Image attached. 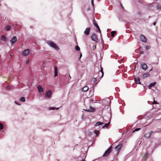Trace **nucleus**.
I'll return each instance as SVG.
<instances>
[{
  "instance_id": "f257e3e1",
  "label": "nucleus",
  "mask_w": 161,
  "mask_h": 161,
  "mask_svg": "<svg viewBox=\"0 0 161 161\" xmlns=\"http://www.w3.org/2000/svg\"><path fill=\"white\" fill-rule=\"evenodd\" d=\"M47 43L50 46L54 48L55 49H59L58 46L53 42L52 41H48L47 42Z\"/></svg>"
},
{
  "instance_id": "f03ea898",
  "label": "nucleus",
  "mask_w": 161,
  "mask_h": 161,
  "mask_svg": "<svg viewBox=\"0 0 161 161\" xmlns=\"http://www.w3.org/2000/svg\"><path fill=\"white\" fill-rule=\"evenodd\" d=\"M112 149V147L110 146L105 152V153L103 155V156L106 157L111 152Z\"/></svg>"
},
{
  "instance_id": "7ed1b4c3",
  "label": "nucleus",
  "mask_w": 161,
  "mask_h": 161,
  "mask_svg": "<svg viewBox=\"0 0 161 161\" xmlns=\"http://www.w3.org/2000/svg\"><path fill=\"white\" fill-rule=\"evenodd\" d=\"M30 51L29 49H25L22 52V55L23 56H26L29 53Z\"/></svg>"
},
{
  "instance_id": "20e7f679",
  "label": "nucleus",
  "mask_w": 161,
  "mask_h": 161,
  "mask_svg": "<svg viewBox=\"0 0 161 161\" xmlns=\"http://www.w3.org/2000/svg\"><path fill=\"white\" fill-rule=\"evenodd\" d=\"M92 39L96 42L97 41V38L96 34L95 33H93L91 36Z\"/></svg>"
},
{
  "instance_id": "39448f33",
  "label": "nucleus",
  "mask_w": 161,
  "mask_h": 161,
  "mask_svg": "<svg viewBox=\"0 0 161 161\" xmlns=\"http://www.w3.org/2000/svg\"><path fill=\"white\" fill-rule=\"evenodd\" d=\"M140 38L141 41L143 42H145L147 41V39L143 35H141Z\"/></svg>"
},
{
  "instance_id": "423d86ee",
  "label": "nucleus",
  "mask_w": 161,
  "mask_h": 161,
  "mask_svg": "<svg viewBox=\"0 0 161 161\" xmlns=\"http://www.w3.org/2000/svg\"><path fill=\"white\" fill-rule=\"evenodd\" d=\"M17 39L16 36H14L12 39H11L10 41L12 45L14 43L16 42L17 41Z\"/></svg>"
},
{
  "instance_id": "0eeeda50",
  "label": "nucleus",
  "mask_w": 161,
  "mask_h": 161,
  "mask_svg": "<svg viewBox=\"0 0 161 161\" xmlns=\"http://www.w3.org/2000/svg\"><path fill=\"white\" fill-rule=\"evenodd\" d=\"M91 28L90 27L87 28L84 32L85 34L86 35H89L90 33Z\"/></svg>"
},
{
  "instance_id": "6e6552de",
  "label": "nucleus",
  "mask_w": 161,
  "mask_h": 161,
  "mask_svg": "<svg viewBox=\"0 0 161 161\" xmlns=\"http://www.w3.org/2000/svg\"><path fill=\"white\" fill-rule=\"evenodd\" d=\"M52 94V92L51 90H48L47 91V92H46L45 97H47L48 98H50L51 97Z\"/></svg>"
},
{
  "instance_id": "1a4fd4ad",
  "label": "nucleus",
  "mask_w": 161,
  "mask_h": 161,
  "mask_svg": "<svg viewBox=\"0 0 161 161\" xmlns=\"http://www.w3.org/2000/svg\"><path fill=\"white\" fill-rule=\"evenodd\" d=\"M141 67L142 69L146 70L147 69V65L145 63H143L141 65Z\"/></svg>"
},
{
  "instance_id": "9d476101",
  "label": "nucleus",
  "mask_w": 161,
  "mask_h": 161,
  "mask_svg": "<svg viewBox=\"0 0 161 161\" xmlns=\"http://www.w3.org/2000/svg\"><path fill=\"white\" fill-rule=\"evenodd\" d=\"M85 110L87 112H93L95 111V109L94 108L90 106L89 109Z\"/></svg>"
},
{
  "instance_id": "9b49d317",
  "label": "nucleus",
  "mask_w": 161,
  "mask_h": 161,
  "mask_svg": "<svg viewBox=\"0 0 161 161\" xmlns=\"http://www.w3.org/2000/svg\"><path fill=\"white\" fill-rule=\"evenodd\" d=\"M153 132V131H151L150 132H148L144 135L145 137L148 138H149L151 136V133Z\"/></svg>"
},
{
  "instance_id": "f8f14e48",
  "label": "nucleus",
  "mask_w": 161,
  "mask_h": 161,
  "mask_svg": "<svg viewBox=\"0 0 161 161\" xmlns=\"http://www.w3.org/2000/svg\"><path fill=\"white\" fill-rule=\"evenodd\" d=\"M122 146V144L121 143L119 145H118L117 146H116L115 147V150L116 151H118L119 150L121 147Z\"/></svg>"
},
{
  "instance_id": "ddd939ff",
  "label": "nucleus",
  "mask_w": 161,
  "mask_h": 161,
  "mask_svg": "<svg viewBox=\"0 0 161 161\" xmlns=\"http://www.w3.org/2000/svg\"><path fill=\"white\" fill-rule=\"evenodd\" d=\"M135 81L136 83L138 84H141V83L140 81V78L138 77H136L135 78Z\"/></svg>"
},
{
  "instance_id": "4468645a",
  "label": "nucleus",
  "mask_w": 161,
  "mask_h": 161,
  "mask_svg": "<svg viewBox=\"0 0 161 161\" xmlns=\"http://www.w3.org/2000/svg\"><path fill=\"white\" fill-rule=\"evenodd\" d=\"M37 88L38 91L40 92H43V89L41 86L38 85L37 87Z\"/></svg>"
},
{
  "instance_id": "2eb2a0df",
  "label": "nucleus",
  "mask_w": 161,
  "mask_h": 161,
  "mask_svg": "<svg viewBox=\"0 0 161 161\" xmlns=\"http://www.w3.org/2000/svg\"><path fill=\"white\" fill-rule=\"evenodd\" d=\"M148 154L147 153H145L144 156L143 157V159L145 160L146 161L148 158Z\"/></svg>"
},
{
  "instance_id": "dca6fc26",
  "label": "nucleus",
  "mask_w": 161,
  "mask_h": 161,
  "mask_svg": "<svg viewBox=\"0 0 161 161\" xmlns=\"http://www.w3.org/2000/svg\"><path fill=\"white\" fill-rule=\"evenodd\" d=\"M101 67V69L100 70V71L102 73V76L100 77H99V78H98V79L99 80H100L103 77V74H104V73L103 72V69L102 67Z\"/></svg>"
},
{
  "instance_id": "f3484780",
  "label": "nucleus",
  "mask_w": 161,
  "mask_h": 161,
  "mask_svg": "<svg viewBox=\"0 0 161 161\" xmlns=\"http://www.w3.org/2000/svg\"><path fill=\"white\" fill-rule=\"evenodd\" d=\"M58 76L57 68L55 67L54 69V77H56Z\"/></svg>"
},
{
  "instance_id": "a211bd4d",
  "label": "nucleus",
  "mask_w": 161,
  "mask_h": 161,
  "mask_svg": "<svg viewBox=\"0 0 161 161\" xmlns=\"http://www.w3.org/2000/svg\"><path fill=\"white\" fill-rule=\"evenodd\" d=\"M156 84V82H153L150 84L148 87L149 89H150L152 87L154 86Z\"/></svg>"
},
{
  "instance_id": "6ab92c4d",
  "label": "nucleus",
  "mask_w": 161,
  "mask_h": 161,
  "mask_svg": "<svg viewBox=\"0 0 161 161\" xmlns=\"http://www.w3.org/2000/svg\"><path fill=\"white\" fill-rule=\"evenodd\" d=\"M89 89V88L88 86H86L85 87H83L82 89V91H84V92H86Z\"/></svg>"
},
{
  "instance_id": "aec40b11",
  "label": "nucleus",
  "mask_w": 161,
  "mask_h": 161,
  "mask_svg": "<svg viewBox=\"0 0 161 161\" xmlns=\"http://www.w3.org/2000/svg\"><path fill=\"white\" fill-rule=\"evenodd\" d=\"M149 74L148 73H146L143 75V78H146L149 76Z\"/></svg>"
},
{
  "instance_id": "412c9836",
  "label": "nucleus",
  "mask_w": 161,
  "mask_h": 161,
  "mask_svg": "<svg viewBox=\"0 0 161 161\" xmlns=\"http://www.w3.org/2000/svg\"><path fill=\"white\" fill-rule=\"evenodd\" d=\"M1 39L2 40L5 41H6V38L5 35H3L2 36Z\"/></svg>"
},
{
  "instance_id": "4be33fe9",
  "label": "nucleus",
  "mask_w": 161,
  "mask_h": 161,
  "mask_svg": "<svg viewBox=\"0 0 161 161\" xmlns=\"http://www.w3.org/2000/svg\"><path fill=\"white\" fill-rule=\"evenodd\" d=\"M116 33V32L114 31H112L111 32V34L112 36L114 37Z\"/></svg>"
},
{
  "instance_id": "5701e85b",
  "label": "nucleus",
  "mask_w": 161,
  "mask_h": 161,
  "mask_svg": "<svg viewBox=\"0 0 161 161\" xmlns=\"http://www.w3.org/2000/svg\"><path fill=\"white\" fill-rule=\"evenodd\" d=\"M103 123H102L100 122H98L96 123L95 125V126H98L100 125H103Z\"/></svg>"
},
{
  "instance_id": "b1692460",
  "label": "nucleus",
  "mask_w": 161,
  "mask_h": 161,
  "mask_svg": "<svg viewBox=\"0 0 161 161\" xmlns=\"http://www.w3.org/2000/svg\"><path fill=\"white\" fill-rule=\"evenodd\" d=\"M19 100L21 102H24L25 101V98L24 97H22L20 98Z\"/></svg>"
},
{
  "instance_id": "393cba45",
  "label": "nucleus",
  "mask_w": 161,
  "mask_h": 161,
  "mask_svg": "<svg viewBox=\"0 0 161 161\" xmlns=\"http://www.w3.org/2000/svg\"><path fill=\"white\" fill-rule=\"evenodd\" d=\"M59 108V107L58 108H56L54 107H52L49 108V110H55L56 109L57 110H58V109Z\"/></svg>"
},
{
  "instance_id": "a878e982",
  "label": "nucleus",
  "mask_w": 161,
  "mask_h": 161,
  "mask_svg": "<svg viewBox=\"0 0 161 161\" xmlns=\"http://www.w3.org/2000/svg\"><path fill=\"white\" fill-rule=\"evenodd\" d=\"M11 28V26L10 25H8L6 26V29L7 31H9Z\"/></svg>"
},
{
  "instance_id": "bb28decb",
  "label": "nucleus",
  "mask_w": 161,
  "mask_h": 161,
  "mask_svg": "<svg viewBox=\"0 0 161 161\" xmlns=\"http://www.w3.org/2000/svg\"><path fill=\"white\" fill-rule=\"evenodd\" d=\"M110 124V122H109L108 123H107V124H105L104 125V126L103 127V128H107L108 126V125H109Z\"/></svg>"
},
{
  "instance_id": "cd10ccee",
  "label": "nucleus",
  "mask_w": 161,
  "mask_h": 161,
  "mask_svg": "<svg viewBox=\"0 0 161 161\" xmlns=\"http://www.w3.org/2000/svg\"><path fill=\"white\" fill-rule=\"evenodd\" d=\"M75 49L77 51H79L80 50V47L78 46H75Z\"/></svg>"
},
{
  "instance_id": "c85d7f7f",
  "label": "nucleus",
  "mask_w": 161,
  "mask_h": 161,
  "mask_svg": "<svg viewBox=\"0 0 161 161\" xmlns=\"http://www.w3.org/2000/svg\"><path fill=\"white\" fill-rule=\"evenodd\" d=\"M93 23L94 25L95 26V27L97 26V25H98L96 22V21L95 20H93Z\"/></svg>"
},
{
  "instance_id": "c756f323",
  "label": "nucleus",
  "mask_w": 161,
  "mask_h": 161,
  "mask_svg": "<svg viewBox=\"0 0 161 161\" xmlns=\"http://www.w3.org/2000/svg\"><path fill=\"white\" fill-rule=\"evenodd\" d=\"M94 133L97 136H98L99 134V131L98 130H96L94 131Z\"/></svg>"
},
{
  "instance_id": "7c9ffc66",
  "label": "nucleus",
  "mask_w": 161,
  "mask_h": 161,
  "mask_svg": "<svg viewBox=\"0 0 161 161\" xmlns=\"http://www.w3.org/2000/svg\"><path fill=\"white\" fill-rule=\"evenodd\" d=\"M3 128V126L2 124L0 123V130H2Z\"/></svg>"
},
{
  "instance_id": "2f4dec72",
  "label": "nucleus",
  "mask_w": 161,
  "mask_h": 161,
  "mask_svg": "<svg viewBox=\"0 0 161 161\" xmlns=\"http://www.w3.org/2000/svg\"><path fill=\"white\" fill-rule=\"evenodd\" d=\"M146 49L148 50L150 48V46L149 45H147L146 47Z\"/></svg>"
},
{
  "instance_id": "473e14b6",
  "label": "nucleus",
  "mask_w": 161,
  "mask_h": 161,
  "mask_svg": "<svg viewBox=\"0 0 161 161\" xmlns=\"http://www.w3.org/2000/svg\"><path fill=\"white\" fill-rule=\"evenodd\" d=\"M157 8L158 9H161V5H158L157 6Z\"/></svg>"
},
{
  "instance_id": "72a5a7b5",
  "label": "nucleus",
  "mask_w": 161,
  "mask_h": 161,
  "mask_svg": "<svg viewBox=\"0 0 161 161\" xmlns=\"http://www.w3.org/2000/svg\"><path fill=\"white\" fill-rule=\"evenodd\" d=\"M158 103L157 102L155 101L154 98V101L153 103V104H158Z\"/></svg>"
},
{
  "instance_id": "f704fd0d",
  "label": "nucleus",
  "mask_w": 161,
  "mask_h": 161,
  "mask_svg": "<svg viewBox=\"0 0 161 161\" xmlns=\"http://www.w3.org/2000/svg\"><path fill=\"white\" fill-rule=\"evenodd\" d=\"M6 89L7 90H9L10 89V86H8L6 87Z\"/></svg>"
},
{
  "instance_id": "c9c22d12",
  "label": "nucleus",
  "mask_w": 161,
  "mask_h": 161,
  "mask_svg": "<svg viewBox=\"0 0 161 161\" xmlns=\"http://www.w3.org/2000/svg\"><path fill=\"white\" fill-rule=\"evenodd\" d=\"M140 129H141L140 128H136L133 131L134 132V131H137L138 130H140Z\"/></svg>"
},
{
  "instance_id": "e433bc0d",
  "label": "nucleus",
  "mask_w": 161,
  "mask_h": 161,
  "mask_svg": "<svg viewBox=\"0 0 161 161\" xmlns=\"http://www.w3.org/2000/svg\"><path fill=\"white\" fill-rule=\"evenodd\" d=\"M96 48V45L93 46V50H95Z\"/></svg>"
},
{
  "instance_id": "4c0bfd02",
  "label": "nucleus",
  "mask_w": 161,
  "mask_h": 161,
  "mask_svg": "<svg viewBox=\"0 0 161 161\" xmlns=\"http://www.w3.org/2000/svg\"><path fill=\"white\" fill-rule=\"evenodd\" d=\"M93 80L94 82H96L97 80V78H94Z\"/></svg>"
},
{
  "instance_id": "58836bf2",
  "label": "nucleus",
  "mask_w": 161,
  "mask_h": 161,
  "mask_svg": "<svg viewBox=\"0 0 161 161\" xmlns=\"http://www.w3.org/2000/svg\"><path fill=\"white\" fill-rule=\"evenodd\" d=\"M144 53V52L143 51H141L140 52V53L141 54H143Z\"/></svg>"
},
{
  "instance_id": "ea45409f",
  "label": "nucleus",
  "mask_w": 161,
  "mask_h": 161,
  "mask_svg": "<svg viewBox=\"0 0 161 161\" xmlns=\"http://www.w3.org/2000/svg\"><path fill=\"white\" fill-rule=\"evenodd\" d=\"M92 5L93 6H94V3H93V0H92Z\"/></svg>"
},
{
  "instance_id": "a19ab883",
  "label": "nucleus",
  "mask_w": 161,
  "mask_h": 161,
  "mask_svg": "<svg viewBox=\"0 0 161 161\" xmlns=\"http://www.w3.org/2000/svg\"><path fill=\"white\" fill-rule=\"evenodd\" d=\"M96 27L97 28V29L98 30V29H100V28H99V26H98V25H97V26H96Z\"/></svg>"
},
{
  "instance_id": "79ce46f5",
  "label": "nucleus",
  "mask_w": 161,
  "mask_h": 161,
  "mask_svg": "<svg viewBox=\"0 0 161 161\" xmlns=\"http://www.w3.org/2000/svg\"><path fill=\"white\" fill-rule=\"evenodd\" d=\"M14 103H15V104H17V105H19V104H18V103H17V102L16 101H14Z\"/></svg>"
},
{
  "instance_id": "37998d69",
  "label": "nucleus",
  "mask_w": 161,
  "mask_h": 161,
  "mask_svg": "<svg viewBox=\"0 0 161 161\" xmlns=\"http://www.w3.org/2000/svg\"><path fill=\"white\" fill-rule=\"evenodd\" d=\"M156 22H154L153 23V25H156Z\"/></svg>"
},
{
  "instance_id": "c03bdc74",
  "label": "nucleus",
  "mask_w": 161,
  "mask_h": 161,
  "mask_svg": "<svg viewBox=\"0 0 161 161\" xmlns=\"http://www.w3.org/2000/svg\"><path fill=\"white\" fill-rule=\"evenodd\" d=\"M29 62V60L28 59V60L26 61V64H28V63Z\"/></svg>"
},
{
  "instance_id": "a18cd8bd",
  "label": "nucleus",
  "mask_w": 161,
  "mask_h": 161,
  "mask_svg": "<svg viewBox=\"0 0 161 161\" xmlns=\"http://www.w3.org/2000/svg\"><path fill=\"white\" fill-rule=\"evenodd\" d=\"M81 56H82V54L81 53L80 54V57L79 58L80 59V58L81 57Z\"/></svg>"
},
{
  "instance_id": "49530a36",
  "label": "nucleus",
  "mask_w": 161,
  "mask_h": 161,
  "mask_svg": "<svg viewBox=\"0 0 161 161\" xmlns=\"http://www.w3.org/2000/svg\"><path fill=\"white\" fill-rule=\"evenodd\" d=\"M98 32H101V30H100V29H98Z\"/></svg>"
},
{
  "instance_id": "de8ad7c7",
  "label": "nucleus",
  "mask_w": 161,
  "mask_h": 161,
  "mask_svg": "<svg viewBox=\"0 0 161 161\" xmlns=\"http://www.w3.org/2000/svg\"><path fill=\"white\" fill-rule=\"evenodd\" d=\"M69 77L70 78H71V77L70 76V75H69Z\"/></svg>"
}]
</instances>
